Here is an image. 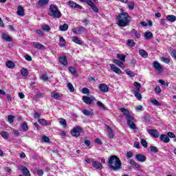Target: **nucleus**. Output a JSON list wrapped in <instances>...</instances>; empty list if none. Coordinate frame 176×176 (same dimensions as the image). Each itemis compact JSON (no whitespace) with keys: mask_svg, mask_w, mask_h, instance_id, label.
Returning a JSON list of instances; mask_svg holds the SVG:
<instances>
[{"mask_svg":"<svg viewBox=\"0 0 176 176\" xmlns=\"http://www.w3.org/2000/svg\"><path fill=\"white\" fill-rule=\"evenodd\" d=\"M109 166L113 171H116L117 170H120L122 167V162L118 156L112 155L109 159L108 162Z\"/></svg>","mask_w":176,"mask_h":176,"instance_id":"nucleus-1","label":"nucleus"},{"mask_svg":"<svg viewBox=\"0 0 176 176\" xmlns=\"http://www.w3.org/2000/svg\"><path fill=\"white\" fill-rule=\"evenodd\" d=\"M118 21V25L119 27H127L130 24V21L129 20V14L126 12H122L120 14L117 18Z\"/></svg>","mask_w":176,"mask_h":176,"instance_id":"nucleus-2","label":"nucleus"},{"mask_svg":"<svg viewBox=\"0 0 176 176\" xmlns=\"http://www.w3.org/2000/svg\"><path fill=\"white\" fill-rule=\"evenodd\" d=\"M50 16H53L54 17H56V19H60L61 17V12H60V10L57 8V6L52 4L50 6Z\"/></svg>","mask_w":176,"mask_h":176,"instance_id":"nucleus-3","label":"nucleus"},{"mask_svg":"<svg viewBox=\"0 0 176 176\" xmlns=\"http://www.w3.org/2000/svg\"><path fill=\"white\" fill-rule=\"evenodd\" d=\"M82 101L87 105H91V104H94V101H96V98L92 96H83Z\"/></svg>","mask_w":176,"mask_h":176,"instance_id":"nucleus-4","label":"nucleus"},{"mask_svg":"<svg viewBox=\"0 0 176 176\" xmlns=\"http://www.w3.org/2000/svg\"><path fill=\"white\" fill-rule=\"evenodd\" d=\"M134 117L131 116H129L126 117V123L128 126L132 130H136L137 129V126H135V124H134Z\"/></svg>","mask_w":176,"mask_h":176,"instance_id":"nucleus-5","label":"nucleus"},{"mask_svg":"<svg viewBox=\"0 0 176 176\" xmlns=\"http://www.w3.org/2000/svg\"><path fill=\"white\" fill-rule=\"evenodd\" d=\"M81 133H82V128H80V126H76L71 131L72 135L76 138L79 137Z\"/></svg>","mask_w":176,"mask_h":176,"instance_id":"nucleus-6","label":"nucleus"},{"mask_svg":"<svg viewBox=\"0 0 176 176\" xmlns=\"http://www.w3.org/2000/svg\"><path fill=\"white\" fill-rule=\"evenodd\" d=\"M72 32H74V34H76L77 35H80L83 34V32H86V29L83 26L74 28L72 29Z\"/></svg>","mask_w":176,"mask_h":176,"instance_id":"nucleus-7","label":"nucleus"},{"mask_svg":"<svg viewBox=\"0 0 176 176\" xmlns=\"http://www.w3.org/2000/svg\"><path fill=\"white\" fill-rule=\"evenodd\" d=\"M153 67L155 71H157L158 72H163L164 69L162 67V65L157 61H154L153 63Z\"/></svg>","mask_w":176,"mask_h":176,"instance_id":"nucleus-8","label":"nucleus"},{"mask_svg":"<svg viewBox=\"0 0 176 176\" xmlns=\"http://www.w3.org/2000/svg\"><path fill=\"white\" fill-rule=\"evenodd\" d=\"M135 159H136V160L138 162H140V163H144V162H146V156L141 153L137 154L135 156Z\"/></svg>","mask_w":176,"mask_h":176,"instance_id":"nucleus-9","label":"nucleus"},{"mask_svg":"<svg viewBox=\"0 0 176 176\" xmlns=\"http://www.w3.org/2000/svg\"><path fill=\"white\" fill-rule=\"evenodd\" d=\"M147 133L154 138H159V135H160V133H159V131L156 129H148L147 130Z\"/></svg>","mask_w":176,"mask_h":176,"instance_id":"nucleus-10","label":"nucleus"},{"mask_svg":"<svg viewBox=\"0 0 176 176\" xmlns=\"http://www.w3.org/2000/svg\"><path fill=\"white\" fill-rule=\"evenodd\" d=\"M92 167L96 170H102L103 168L102 164H101L100 162H98L96 160H94L92 162Z\"/></svg>","mask_w":176,"mask_h":176,"instance_id":"nucleus-11","label":"nucleus"},{"mask_svg":"<svg viewBox=\"0 0 176 176\" xmlns=\"http://www.w3.org/2000/svg\"><path fill=\"white\" fill-rule=\"evenodd\" d=\"M109 66L111 67V71L115 72V74H118V75H120V74H122V70H120L116 65L110 64Z\"/></svg>","mask_w":176,"mask_h":176,"instance_id":"nucleus-12","label":"nucleus"},{"mask_svg":"<svg viewBox=\"0 0 176 176\" xmlns=\"http://www.w3.org/2000/svg\"><path fill=\"white\" fill-rule=\"evenodd\" d=\"M67 3L69 4V7L72 8L82 9L81 6L76 3L75 1H69Z\"/></svg>","mask_w":176,"mask_h":176,"instance_id":"nucleus-13","label":"nucleus"},{"mask_svg":"<svg viewBox=\"0 0 176 176\" xmlns=\"http://www.w3.org/2000/svg\"><path fill=\"white\" fill-rule=\"evenodd\" d=\"M98 89L100 90V91H103V93H108V91L109 90L108 85L106 84L99 85Z\"/></svg>","mask_w":176,"mask_h":176,"instance_id":"nucleus-14","label":"nucleus"},{"mask_svg":"<svg viewBox=\"0 0 176 176\" xmlns=\"http://www.w3.org/2000/svg\"><path fill=\"white\" fill-rule=\"evenodd\" d=\"M131 36H132V38H134V39H138V38L141 37V34H140V32H137V30L133 29L131 31Z\"/></svg>","mask_w":176,"mask_h":176,"instance_id":"nucleus-15","label":"nucleus"},{"mask_svg":"<svg viewBox=\"0 0 176 176\" xmlns=\"http://www.w3.org/2000/svg\"><path fill=\"white\" fill-rule=\"evenodd\" d=\"M38 122L42 126H50V124H52L51 120H46L45 119H38Z\"/></svg>","mask_w":176,"mask_h":176,"instance_id":"nucleus-16","label":"nucleus"},{"mask_svg":"<svg viewBox=\"0 0 176 176\" xmlns=\"http://www.w3.org/2000/svg\"><path fill=\"white\" fill-rule=\"evenodd\" d=\"M59 61L62 65H68V60H67V56L65 55L60 56Z\"/></svg>","mask_w":176,"mask_h":176,"instance_id":"nucleus-17","label":"nucleus"},{"mask_svg":"<svg viewBox=\"0 0 176 176\" xmlns=\"http://www.w3.org/2000/svg\"><path fill=\"white\" fill-rule=\"evenodd\" d=\"M160 141H163L166 144L170 142V138H168V135L167 136V135H161V136L160 137Z\"/></svg>","mask_w":176,"mask_h":176,"instance_id":"nucleus-18","label":"nucleus"},{"mask_svg":"<svg viewBox=\"0 0 176 176\" xmlns=\"http://www.w3.org/2000/svg\"><path fill=\"white\" fill-rule=\"evenodd\" d=\"M33 46L34 47H35V49H38L39 50H41L42 49H45V45L38 42H33Z\"/></svg>","mask_w":176,"mask_h":176,"instance_id":"nucleus-19","label":"nucleus"},{"mask_svg":"<svg viewBox=\"0 0 176 176\" xmlns=\"http://www.w3.org/2000/svg\"><path fill=\"white\" fill-rule=\"evenodd\" d=\"M18 16H24V8H23V6H19L17 8V12H16Z\"/></svg>","mask_w":176,"mask_h":176,"instance_id":"nucleus-20","label":"nucleus"},{"mask_svg":"<svg viewBox=\"0 0 176 176\" xmlns=\"http://www.w3.org/2000/svg\"><path fill=\"white\" fill-rule=\"evenodd\" d=\"M113 63H114V64H116V65H118V67H120V68H125L126 66H124V63H123V62L118 60V59H115Z\"/></svg>","mask_w":176,"mask_h":176,"instance_id":"nucleus-21","label":"nucleus"},{"mask_svg":"<svg viewBox=\"0 0 176 176\" xmlns=\"http://www.w3.org/2000/svg\"><path fill=\"white\" fill-rule=\"evenodd\" d=\"M1 36L3 39H4V41H6V42H12V41L13 40L12 37H10L9 35L5 33H3Z\"/></svg>","mask_w":176,"mask_h":176,"instance_id":"nucleus-22","label":"nucleus"},{"mask_svg":"<svg viewBox=\"0 0 176 176\" xmlns=\"http://www.w3.org/2000/svg\"><path fill=\"white\" fill-rule=\"evenodd\" d=\"M49 3V0H39L38 1V6L42 8L43 6H46Z\"/></svg>","mask_w":176,"mask_h":176,"instance_id":"nucleus-23","label":"nucleus"},{"mask_svg":"<svg viewBox=\"0 0 176 176\" xmlns=\"http://www.w3.org/2000/svg\"><path fill=\"white\" fill-rule=\"evenodd\" d=\"M72 42L76 43L77 45H82V40L79 39V37L73 36L72 37Z\"/></svg>","mask_w":176,"mask_h":176,"instance_id":"nucleus-24","label":"nucleus"},{"mask_svg":"<svg viewBox=\"0 0 176 176\" xmlns=\"http://www.w3.org/2000/svg\"><path fill=\"white\" fill-rule=\"evenodd\" d=\"M133 86L135 87V89H133V91H140V89H141V84L138 82H134Z\"/></svg>","mask_w":176,"mask_h":176,"instance_id":"nucleus-25","label":"nucleus"},{"mask_svg":"<svg viewBox=\"0 0 176 176\" xmlns=\"http://www.w3.org/2000/svg\"><path fill=\"white\" fill-rule=\"evenodd\" d=\"M166 20L170 23H174L176 21V16L175 15H168L166 16Z\"/></svg>","mask_w":176,"mask_h":176,"instance_id":"nucleus-26","label":"nucleus"},{"mask_svg":"<svg viewBox=\"0 0 176 176\" xmlns=\"http://www.w3.org/2000/svg\"><path fill=\"white\" fill-rule=\"evenodd\" d=\"M59 41H60L59 45L61 47H64L65 46V43H67V41H65V39H64V37L60 36Z\"/></svg>","mask_w":176,"mask_h":176,"instance_id":"nucleus-27","label":"nucleus"},{"mask_svg":"<svg viewBox=\"0 0 176 176\" xmlns=\"http://www.w3.org/2000/svg\"><path fill=\"white\" fill-rule=\"evenodd\" d=\"M21 170L24 175L30 176V170H28V169L25 166H22Z\"/></svg>","mask_w":176,"mask_h":176,"instance_id":"nucleus-28","label":"nucleus"},{"mask_svg":"<svg viewBox=\"0 0 176 176\" xmlns=\"http://www.w3.org/2000/svg\"><path fill=\"white\" fill-rule=\"evenodd\" d=\"M139 54L143 57V58H146L148 57V52L144 50H140L139 51Z\"/></svg>","mask_w":176,"mask_h":176,"instance_id":"nucleus-29","label":"nucleus"},{"mask_svg":"<svg viewBox=\"0 0 176 176\" xmlns=\"http://www.w3.org/2000/svg\"><path fill=\"white\" fill-rule=\"evenodd\" d=\"M135 93V97L139 100L141 101L142 100V96L140 94V91H133Z\"/></svg>","mask_w":176,"mask_h":176,"instance_id":"nucleus-30","label":"nucleus"},{"mask_svg":"<svg viewBox=\"0 0 176 176\" xmlns=\"http://www.w3.org/2000/svg\"><path fill=\"white\" fill-rule=\"evenodd\" d=\"M51 97L54 98V100H58V98H60V94L57 93L56 91L52 92Z\"/></svg>","mask_w":176,"mask_h":176,"instance_id":"nucleus-31","label":"nucleus"},{"mask_svg":"<svg viewBox=\"0 0 176 176\" xmlns=\"http://www.w3.org/2000/svg\"><path fill=\"white\" fill-rule=\"evenodd\" d=\"M117 58H118V60H120L121 61H123V63H124V61H126V55H123L122 54H118Z\"/></svg>","mask_w":176,"mask_h":176,"instance_id":"nucleus-32","label":"nucleus"},{"mask_svg":"<svg viewBox=\"0 0 176 176\" xmlns=\"http://www.w3.org/2000/svg\"><path fill=\"white\" fill-rule=\"evenodd\" d=\"M151 102H152V104H153V105H155V107H162V104L155 98H152L151 100Z\"/></svg>","mask_w":176,"mask_h":176,"instance_id":"nucleus-33","label":"nucleus"},{"mask_svg":"<svg viewBox=\"0 0 176 176\" xmlns=\"http://www.w3.org/2000/svg\"><path fill=\"white\" fill-rule=\"evenodd\" d=\"M0 135H1L4 140H8V138H9V133L6 131L0 132Z\"/></svg>","mask_w":176,"mask_h":176,"instance_id":"nucleus-34","label":"nucleus"},{"mask_svg":"<svg viewBox=\"0 0 176 176\" xmlns=\"http://www.w3.org/2000/svg\"><path fill=\"white\" fill-rule=\"evenodd\" d=\"M126 45L127 46H130L131 47H134V46H135V43L133 40L128 39L126 41Z\"/></svg>","mask_w":176,"mask_h":176,"instance_id":"nucleus-35","label":"nucleus"},{"mask_svg":"<svg viewBox=\"0 0 176 176\" xmlns=\"http://www.w3.org/2000/svg\"><path fill=\"white\" fill-rule=\"evenodd\" d=\"M144 36L146 39H151V38H153V34L151 32L147 31L145 32Z\"/></svg>","mask_w":176,"mask_h":176,"instance_id":"nucleus-36","label":"nucleus"},{"mask_svg":"<svg viewBox=\"0 0 176 176\" xmlns=\"http://www.w3.org/2000/svg\"><path fill=\"white\" fill-rule=\"evenodd\" d=\"M60 31H67L68 30V24L65 23L59 26Z\"/></svg>","mask_w":176,"mask_h":176,"instance_id":"nucleus-37","label":"nucleus"},{"mask_svg":"<svg viewBox=\"0 0 176 176\" xmlns=\"http://www.w3.org/2000/svg\"><path fill=\"white\" fill-rule=\"evenodd\" d=\"M58 122L63 126V127H67V120L64 118H58Z\"/></svg>","mask_w":176,"mask_h":176,"instance_id":"nucleus-38","label":"nucleus"},{"mask_svg":"<svg viewBox=\"0 0 176 176\" xmlns=\"http://www.w3.org/2000/svg\"><path fill=\"white\" fill-rule=\"evenodd\" d=\"M120 111H121V112H122V113H124V115H125V116L128 117V116H129V115H130V112L128 111L127 109L125 108L122 107L120 109Z\"/></svg>","mask_w":176,"mask_h":176,"instance_id":"nucleus-39","label":"nucleus"},{"mask_svg":"<svg viewBox=\"0 0 176 176\" xmlns=\"http://www.w3.org/2000/svg\"><path fill=\"white\" fill-rule=\"evenodd\" d=\"M125 72L129 76H131V78L135 76V73L131 70L126 69L125 70Z\"/></svg>","mask_w":176,"mask_h":176,"instance_id":"nucleus-40","label":"nucleus"},{"mask_svg":"<svg viewBox=\"0 0 176 176\" xmlns=\"http://www.w3.org/2000/svg\"><path fill=\"white\" fill-rule=\"evenodd\" d=\"M21 129L23 130V131H27L28 130V125L27 124V122H24L21 124Z\"/></svg>","mask_w":176,"mask_h":176,"instance_id":"nucleus-41","label":"nucleus"},{"mask_svg":"<svg viewBox=\"0 0 176 176\" xmlns=\"http://www.w3.org/2000/svg\"><path fill=\"white\" fill-rule=\"evenodd\" d=\"M14 120V116L10 115L8 116V122L10 124H12Z\"/></svg>","mask_w":176,"mask_h":176,"instance_id":"nucleus-42","label":"nucleus"},{"mask_svg":"<svg viewBox=\"0 0 176 176\" xmlns=\"http://www.w3.org/2000/svg\"><path fill=\"white\" fill-rule=\"evenodd\" d=\"M107 127V131L109 133V137L110 138H113V132H112V129H111L109 126Z\"/></svg>","mask_w":176,"mask_h":176,"instance_id":"nucleus-43","label":"nucleus"},{"mask_svg":"<svg viewBox=\"0 0 176 176\" xmlns=\"http://www.w3.org/2000/svg\"><path fill=\"white\" fill-rule=\"evenodd\" d=\"M6 66L8 67V68H14V63L10 60H9L8 62L6 63Z\"/></svg>","mask_w":176,"mask_h":176,"instance_id":"nucleus-44","label":"nucleus"},{"mask_svg":"<svg viewBox=\"0 0 176 176\" xmlns=\"http://www.w3.org/2000/svg\"><path fill=\"white\" fill-rule=\"evenodd\" d=\"M67 89H69L72 93H74V91H75V88H74V85H72L71 82H69L67 84Z\"/></svg>","mask_w":176,"mask_h":176,"instance_id":"nucleus-45","label":"nucleus"},{"mask_svg":"<svg viewBox=\"0 0 176 176\" xmlns=\"http://www.w3.org/2000/svg\"><path fill=\"white\" fill-rule=\"evenodd\" d=\"M150 149L151 152H153V153H157V152H159V148H157V147L154 146H151Z\"/></svg>","mask_w":176,"mask_h":176,"instance_id":"nucleus-46","label":"nucleus"},{"mask_svg":"<svg viewBox=\"0 0 176 176\" xmlns=\"http://www.w3.org/2000/svg\"><path fill=\"white\" fill-rule=\"evenodd\" d=\"M69 71H70L71 74H72V75H74V76H76V69H75V67H70L69 68Z\"/></svg>","mask_w":176,"mask_h":176,"instance_id":"nucleus-47","label":"nucleus"},{"mask_svg":"<svg viewBox=\"0 0 176 176\" xmlns=\"http://www.w3.org/2000/svg\"><path fill=\"white\" fill-rule=\"evenodd\" d=\"M21 74L23 76H28V70L26 69H22L21 70Z\"/></svg>","mask_w":176,"mask_h":176,"instance_id":"nucleus-48","label":"nucleus"},{"mask_svg":"<svg viewBox=\"0 0 176 176\" xmlns=\"http://www.w3.org/2000/svg\"><path fill=\"white\" fill-rule=\"evenodd\" d=\"M155 94H160V93H162V89L159 85H156L155 89Z\"/></svg>","mask_w":176,"mask_h":176,"instance_id":"nucleus-49","label":"nucleus"},{"mask_svg":"<svg viewBox=\"0 0 176 176\" xmlns=\"http://www.w3.org/2000/svg\"><path fill=\"white\" fill-rule=\"evenodd\" d=\"M97 105L98 107H99V108H101L102 109H107V108L105 107V105L100 101L97 102Z\"/></svg>","mask_w":176,"mask_h":176,"instance_id":"nucleus-50","label":"nucleus"},{"mask_svg":"<svg viewBox=\"0 0 176 176\" xmlns=\"http://www.w3.org/2000/svg\"><path fill=\"white\" fill-rule=\"evenodd\" d=\"M134 166H135V170H136V171H142V167L141 166V165L138 164V163H136V164Z\"/></svg>","mask_w":176,"mask_h":176,"instance_id":"nucleus-51","label":"nucleus"},{"mask_svg":"<svg viewBox=\"0 0 176 176\" xmlns=\"http://www.w3.org/2000/svg\"><path fill=\"white\" fill-rule=\"evenodd\" d=\"M141 144L142 145V146H144V148H148V142H146L145 139H142L141 140Z\"/></svg>","mask_w":176,"mask_h":176,"instance_id":"nucleus-52","label":"nucleus"},{"mask_svg":"<svg viewBox=\"0 0 176 176\" xmlns=\"http://www.w3.org/2000/svg\"><path fill=\"white\" fill-rule=\"evenodd\" d=\"M42 29L43 30V31H47V32L50 31V27L48 25H42Z\"/></svg>","mask_w":176,"mask_h":176,"instance_id":"nucleus-53","label":"nucleus"},{"mask_svg":"<svg viewBox=\"0 0 176 176\" xmlns=\"http://www.w3.org/2000/svg\"><path fill=\"white\" fill-rule=\"evenodd\" d=\"M94 161V159L93 158H87L85 160V164H90V163L93 164Z\"/></svg>","mask_w":176,"mask_h":176,"instance_id":"nucleus-54","label":"nucleus"},{"mask_svg":"<svg viewBox=\"0 0 176 176\" xmlns=\"http://www.w3.org/2000/svg\"><path fill=\"white\" fill-rule=\"evenodd\" d=\"M41 79L43 82H47V80H49V77L46 74H42Z\"/></svg>","mask_w":176,"mask_h":176,"instance_id":"nucleus-55","label":"nucleus"},{"mask_svg":"<svg viewBox=\"0 0 176 176\" xmlns=\"http://www.w3.org/2000/svg\"><path fill=\"white\" fill-rule=\"evenodd\" d=\"M82 113L85 115V116H89V115H91L90 111L86 109L82 110Z\"/></svg>","mask_w":176,"mask_h":176,"instance_id":"nucleus-56","label":"nucleus"},{"mask_svg":"<svg viewBox=\"0 0 176 176\" xmlns=\"http://www.w3.org/2000/svg\"><path fill=\"white\" fill-rule=\"evenodd\" d=\"M42 140L44 141V142H50V139H49V138L46 135H43L42 137Z\"/></svg>","mask_w":176,"mask_h":176,"instance_id":"nucleus-57","label":"nucleus"},{"mask_svg":"<svg viewBox=\"0 0 176 176\" xmlns=\"http://www.w3.org/2000/svg\"><path fill=\"white\" fill-rule=\"evenodd\" d=\"M158 82H159V83L162 85V86H166V87L168 86V82L166 83V82L164 80H159Z\"/></svg>","mask_w":176,"mask_h":176,"instance_id":"nucleus-58","label":"nucleus"},{"mask_svg":"<svg viewBox=\"0 0 176 176\" xmlns=\"http://www.w3.org/2000/svg\"><path fill=\"white\" fill-rule=\"evenodd\" d=\"M82 91L83 94H89L90 93V91L87 88H82Z\"/></svg>","mask_w":176,"mask_h":176,"instance_id":"nucleus-59","label":"nucleus"},{"mask_svg":"<svg viewBox=\"0 0 176 176\" xmlns=\"http://www.w3.org/2000/svg\"><path fill=\"white\" fill-rule=\"evenodd\" d=\"M128 8L129 9H130L131 10H133V9H134V3L133 2H131L128 4Z\"/></svg>","mask_w":176,"mask_h":176,"instance_id":"nucleus-60","label":"nucleus"},{"mask_svg":"<svg viewBox=\"0 0 176 176\" xmlns=\"http://www.w3.org/2000/svg\"><path fill=\"white\" fill-rule=\"evenodd\" d=\"M168 137H169L170 138H175V134H174V133L173 132H168Z\"/></svg>","mask_w":176,"mask_h":176,"instance_id":"nucleus-61","label":"nucleus"},{"mask_svg":"<svg viewBox=\"0 0 176 176\" xmlns=\"http://www.w3.org/2000/svg\"><path fill=\"white\" fill-rule=\"evenodd\" d=\"M25 60H27V61H32V58L31 57V56L26 54L25 56Z\"/></svg>","mask_w":176,"mask_h":176,"instance_id":"nucleus-62","label":"nucleus"},{"mask_svg":"<svg viewBox=\"0 0 176 176\" xmlns=\"http://www.w3.org/2000/svg\"><path fill=\"white\" fill-rule=\"evenodd\" d=\"M91 8L93 9L94 12H96V13L98 12V8H97L96 5L94 4Z\"/></svg>","mask_w":176,"mask_h":176,"instance_id":"nucleus-63","label":"nucleus"},{"mask_svg":"<svg viewBox=\"0 0 176 176\" xmlns=\"http://www.w3.org/2000/svg\"><path fill=\"white\" fill-rule=\"evenodd\" d=\"M126 157H127L128 159H130V158L133 157V153H132L131 151L127 152V153H126Z\"/></svg>","mask_w":176,"mask_h":176,"instance_id":"nucleus-64","label":"nucleus"}]
</instances>
